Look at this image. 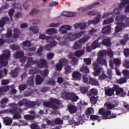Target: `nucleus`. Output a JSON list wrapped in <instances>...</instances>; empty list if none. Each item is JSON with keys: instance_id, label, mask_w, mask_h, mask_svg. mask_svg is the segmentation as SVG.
Here are the masks:
<instances>
[{"instance_id": "obj_1", "label": "nucleus", "mask_w": 129, "mask_h": 129, "mask_svg": "<svg viewBox=\"0 0 129 129\" xmlns=\"http://www.w3.org/2000/svg\"><path fill=\"white\" fill-rule=\"evenodd\" d=\"M85 34V31H82L80 32L73 33H68L64 35V37L62 39L61 41L59 42V45H65V42H62V41L65 39H70L71 41H74L77 38H80L83 35Z\"/></svg>"}, {"instance_id": "obj_2", "label": "nucleus", "mask_w": 129, "mask_h": 129, "mask_svg": "<svg viewBox=\"0 0 129 129\" xmlns=\"http://www.w3.org/2000/svg\"><path fill=\"white\" fill-rule=\"evenodd\" d=\"M39 39L46 40L47 43H51L50 45H48L45 46L46 50H50L52 47H55L57 45V42L54 41V37L48 36L44 34H40L39 36Z\"/></svg>"}, {"instance_id": "obj_3", "label": "nucleus", "mask_w": 129, "mask_h": 129, "mask_svg": "<svg viewBox=\"0 0 129 129\" xmlns=\"http://www.w3.org/2000/svg\"><path fill=\"white\" fill-rule=\"evenodd\" d=\"M122 2L121 4L119 5V8H116L114 10V11L110 13L111 15H112L113 16L118 15L120 14L121 12H122L121 9H123L125 5H127L125 9V13H129V0H122Z\"/></svg>"}, {"instance_id": "obj_4", "label": "nucleus", "mask_w": 129, "mask_h": 129, "mask_svg": "<svg viewBox=\"0 0 129 129\" xmlns=\"http://www.w3.org/2000/svg\"><path fill=\"white\" fill-rule=\"evenodd\" d=\"M123 20H125V17H121V16H117L116 19V24L117 26L116 27L115 32L116 33L118 32H120L121 30H122L123 28L124 27H129V23L127 25H124V23H122L121 21H123Z\"/></svg>"}, {"instance_id": "obj_5", "label": "nucleus", "mask_w": 129, "mask_h": 129, "mask_svg": "<svg viewBox=\"0 0 129 129\" xmlns=\"http://www.w3.org/2000/svg\"><path fill=\"white\" fill-rule=\"evenodd\" d=\"M50 101L45 102L44 103V106H47V107H51L53 109H58L59 108V105H60V101L56 99L51 98L50 99Z\"/></svg>"}, {"instance_id": "obj_6", "label": "nucleus", "mask_w": 129, "mask_h": 129, "mask_svg": "<svg viewBox=\"0 0 129 129\" xmlns=\"http://www.w3.org/2000/svg\"><path fill=\"white\" fill-rule=\"evenodd\" d=\"M11 56V52L9 50H7L6 53L0 56V65L2 66H7L8 65V59ZM0 67H2L0 66Z\"/></svg>"}, {"instance_id": "obj_7", "label": "nucleus", "mask_w": 129, "mask_h": 129, "mask_svg": "<svg viewBox=\"0 0 129 129\" xmlns=\"http://www.w3.org/2000/svg\"><path fill=\"white\" fill-rule=\"evenodd\" d=\"M61 97H62V98H67V99H69L73 101H77L79 98L75 93H69L67 92H64L62 93L61 94Z\"/></svg>"}, {"instance_id": "obj_8", "label": "nucleus", "mask_w": 129, "mask_h": 129, "mask_svg": "<svg viewBox=\"0 0 129 129\" xmlns=\"http://www.w3.org/2000/svg\"><path fill=\"white\" fill-rule=\"evenodd\" d=\"M112 89L114 91H116V95H119V96H121V97H124V96H125V94H126V93L123 91V89L122 88H119V86L118 85H114Z\"/></svg>"}, {"instance_id": "obj_9", "label": "nucleus", "mask_w": 129, "mask_h": 129, "mask_svg": "<svg viewBox=\"0 0 129 129\" xmlns=\"http://www.w3.org/2000/svg\"><path fill=\"white\" fill-rule=\"evenodd\" d=\"M104 54H105V50L100 51L99 52L97 62H98V63L101 65L106 66V60L105 59H103V57H102L103 56H104Z\"/></svg>"}, {"instance_id": "obj_10", "label": "nucleus", "mask_w": 129, "mask_h": 129, "mask_svg": "<svg viewBox=\"0 0 129 129\" xmlns=\"http://www.w3.org/2000/svg\"><path fill=\"white\" fill-rule=\"evenodd\" d=\"M99 113L100 115H102L104 119H110V114L111 112L109 110L104 112V109L100 108L99 109Z\"/></svg>"}, {"instance_id": "obj_11", "label": "nucleus", "mask_w": 129, "mask_h": 129, "mask_svg": "<svg viewBox=\"0 0 129 129\" xmlns=\"http://www.w3.org/2000/svg\"><path fill=\"white\" fill-rule=\"evenodd\" d=\"M89 37H85L82 39H81L79 41L75 44L74 46V49L75 50H77V49H80L81 47V43H85V42H87L88 40H89Z\"/></svg>"}, {"instance_id": "obj_12", "label": "nucleus", "mask_w": 129, "mask_h": 129, "mask_svg": "<svg viewBox=\"0 0 129 129\" xmlns=\"http://www.w3.org/2000/svg\"><path fill=\"white\" fill-rule=\"evenodd\" d=\"M5 112H10V113H14V115L13 116V118L14 119H18L19 118H21V115H20V113H21V112H16V110H10V109H6L5 111Z\"/></svg>"}, {"instance_id": "obj_13", "label": "nucleus", "mask_w": 129, "mask_h": 129, "mask_svg": "<svg viewBox=\"0 0 129 129\" xmlns=\"http://www.w3.org/2000/svg\"><path fill=\"white\" fill-rule=\"evenodd\" d=\"M93 67L94 72L93 73V74L94 76H98V75H99V73L101 72V68L99 67L98 64L96 63L93 64Z\"/></svg>"}, {"instance_id": "obj_14", "label": "nucleus", "mask_w": 129, "mask_h": 129, "mask_svg": "<svg viewBox=\"0 0 129 129\" xmlns=\"http://www.w3.org/2000/svg\"><path fill=\"white\" fill-rule=\"evenodd\" d=\"M84 116H85V114H80L78 118L79 122H74L73 123V125H79L80 123H83V122H84V119H85V117H84Z\"/></svg>"}, {"instance_id": "obj_15", "label": "nucleus", "mask_w": 129, "mask_h": 129, "mask_svg": "<svg viewBox=\"0 0 129 129\" xmlns=\"http://www.w3.org/2000/svg\"><path fill=\"white\" fill-rule=\"evenodd\" d=\"M72 28V27H71V26L70 25H63L59 28L58 31L60 32V33H62V34H66V33H67V31H70ZM66 30L67 31H66Z\"/></svg>"}, {"instance_id": "obj_16", "label": "nucleus", "mask_w": 129, "mask_h": 129, "mask_svg": "<svg viewBox=\"0 0 129 129\" xmlns=\"http://www.w3.org/2000/svg\"><path fill=\"white\" fill-rule=\"evenodd\" d=\"M64 65H66V59H60L58 64L56 66L57 70H58V71H61L62 70V66H64Z\"/></svg>"}, {"instance_id": "obj_17", "label": "nucleus", "mask_w": 129, "mask_h": 129, "mask_svg": "<svg viewBox=\"0 0 129 129\" xmlns=\"http://www.w3.org/2000/svg\"><path fill=\"white\" fill-rule=\"evenodd\" d=\"M107 74V76H106L104 73L100 75V79H106V78H111V76H112V72H111V70H108Z\"/></svg>"}, {"instance_id": "obj_18", "label": "nucleus", "mask_w": 129, "mask_h": 129, "mask_svg": "<svg viewBox=\"0 0 129 129\" xmlns=\"http://www.w3.org/2000/svg\"><path fill=\"white\" fill-rule=\"evenodd\" d=\"M72 76L76 80H81V74L79 72H73L72 74Z\"/></svg>"}, {"instance_id": "obj_19", "label": "nucleus", "mask_w": 129, "mask_h": 129, "mask_svg": "<svg viewBox=\"0 0 129 129\" xmlns=\"http://www.w3.org/2000/svg\"><path fill=\"white\" fill-rule=\"evenodd\" d=\"M57 32V29L54 28L48 29L45 31V34L47 35H53V34H56Z\"/></svg>"}, {"instance_id": "obj_20", "label": "nucleus", "mask_w": 129, "mask_h": 129, "mask_svg": "<svg viewBox=\"0 0 129 129\" xmlns=\"http://www.w3.org/2000/svg\"><path fill=\"white\" fill-rule=\"evenodd\" d=\"M62 16H64L65 17H76V16H77V14H76V13L74 12L64 11L62 13Z\"/></svg>"}, {"instance_id": "obj_21", "label": "nucleus", "mask_w": 129, "mask_h": 129, "mask_svg": "<svg viewBox=\"0 0 129 129\" xmlns=\"http://www.w3.org/2000/svg\"><path fill=\"white\" fill-rule=\"evenodd\" d=\"M32 129H42V128H46L47 126L45 124H42L41 126L40 127L37 124H32L31 126Z\"/></svg>"}, {"instance_id": "obj_22", "label": "nucleus", "mask_w": 129, "mask_h": 129, "mask_svg": "<svg viewBox=\"0 0 129 129\" xmlns=\"http://www.w3.org/2000/svg\"><path fill=\"white\" fill-rule=\"evenodd\" d=\"M110 31H111V27L110 26H107L102 29V33L103 34H109V33H110Z\"/></svg>"}, {"instance_id": "obj_23", "label": "nucleus", "mask_w": 129, "mask_h": 129, "mask_svg": "<svg viewBox=\"0 0 129 129\" xmlns=\"http://www.w3.org/2000/svg\"><path fill=\"white\" fill-rule=\"evenodd\" d=\"M89 83L90 84H92V85H95V86H98V85H99L98 81L92 78H90Z\"/></svg>"}, {"instance_id": "obj_24", "label": "nucleus", "mask_w": 129, "mask_h": 129, "mask_svg": "<svg viewBox=\"0 0 129 129\" xmlns=\"http://www.w3.org/2000/svg\"><path fill=\"white\" fill-rule=\"evenodd\" d=\"M92 48L94 50L96 48H99L100 47V43L98 42V40H95L94 41L91 45Z\"/></svg>"}, {"instance_id": "obj_25", "label": "nucleus", "mask_w": 129, "mask_h": 129, "mask_svg": "<svg viewBox=\"0 0 129 129\" xmlns=\"http://www.w3.org/2000/svg\"><path fill=\"white\" fill-rule=\"evenodd\" d=\"M29 31L33 34H37L39 33V28L37 26H32L29 28Z\"/></svg>"}, {"instance_id": "obj_26", "label": "nucleus", "mask_w": 129, "mask_h": 129, "mask_svg": "<svg viewBox=\"0 0 129 129\" xmlns=\"http://www.w3.org/2000/svg\"><path fill=\"white\" fill-rule=\"evenodd\" d=\"M4 121L5 124H6V125H11V124H12V123L13 122V120H12V119L9 117H6L4 118Z\"/></svg>"}, {"instance_id": "obj_27", "label": "nucleus", "mask_w": 129, "mask_h": 129, "mask_svg": "<svg viewBox=\"0 0 129 129\" xmlns=\"http://www.w3.org/2000/svg\"><path fill=\"white\" fill-rule=\"evenodd\" d=\"M70 113H75L77 111V107L74 105H71L69 107Z\"/></svg>"}, {"instance_id": "obj_28", "label": "nucleus", "mask_w": 129, "mask_h": 129, "mask_svg": "<svg viewBox=\"0 0 129 129\" xmlns=\"http://www.w3.org/2000/svg\"><path fill=\"white\" fill-rule=\"evenodd\" d=\"M99 5V3H96L94 4L93 5H90L88 8H83L82 10V12H87L89 11V10H91V9H93V8H94V6H98Z\"/></svg>"}, {"instance_id": "obj_29", "label": "nucleus", "mask_w": 129, "mask_h": 129, "mask_svg": "<svg viewBox=\"0 0 129 129\" xmlns=\"http://www.w3.org/2000/svg\"><path fill=\"white\" fill-rule=\"evenodd\" d=\"M8 21H9L8 17L3 18L0 21V27H4V26H5V24H6L7 22H8Z\"/></svg>"}, {"instance_id": "obj_30", "label": "nucleus", "mask_w": 129, "mask_h": 129, "mask_svg": "<svg viewBox=\"0 0 129 129\" xmlns=\"http://www.w3.org/2000/svg\"><path fill=\"white\" fill-rule=\"evenodd\" d=\"M105 106H106L108 109H112V108H114L116 106L113 104H111L110 102H106L105 104Z\"/></svg>"}, {"instance_id": "obj_31", "label": "nucleus", "mask_w": 129, "mask_h": 129, "mask_svg": "<svg viewBox=\"0 0 129 129\" xmlns=\"http://www.w3.org/2000/svg\"><path fill=\"white\" fill-rule=\"evenodd\" d=\"M95 33H96V29L92 28L89 31V36L86 37H89V39H90L91 36H94V35H95Z\"/></svg>"}, {"instance_id": "obj_32", "label": "nucleus", "mask_w": 129, "mask_h": 129, "mask_svg": "<svg viewBox=\"0 0 129 129\" xmlns=\"http://www.w3.org/2000/svg\"><path fill=\"white\" fill-rule=\"evenodd\" d=\"M81 71L84 73H89V69L85 65H83L81 68Z\"/></svg>"}, {"instance_id": "obj_33", "label": "nucleus", "mask_w": 129, "mask_h": 129, "mask_svg": "<svg viewBox=\"0 0 129 129\" xmlns=\"http://www.w3.org/2000/svg\"><path fill=\"white\" fill-rule=\"evenodd\" d=\"M113 21H114V20L112 18L108 19H105L103 22V25H107V24H110L112 23Z\"/></svg>"}, {"instance_id": "obj_34", "label": "nucleus", "mask_w": 129, "mask_h": 129, "mask_svg": "<svg viewBox=\"0 0 129 129\" xmlns=\"http://www.w3.org/2000/svg\"><path fill=\"white\" fill-rule=\"evenodd\" d=\"M43 82V79L39 75L37 76L36 83L37 85H40Z\"/></svg>"}, {"instance_id": "obj_35", "label": "nucleus", "mask_w": 129, "mask_h": 129, "mask_svg": "<svg viewBox=\"0 0 129 129\" xmlns=\"http://www.w3.org/2000/svg\"><path fill=\"white\" fill-rule=\"evenodd\" d=\"M84 54V50H77L75 52V55L77 57H80V56H82Z\"/></svg>"}, {"instance_id": "obj_36", "label": "nucleus", "mask_w": 129, "mask_h": 129, "mask_svg": "<svg viewBox=\"0 0 129 129\" xmlns=\"http://www.w3.org/2000/svg\"><path fill=\"white\" fill-rule=\"evenodd\" d=\"M90 119H92V120H98V122H100V117L96 115L91 116Z\"/></svg>"}, {"instance_id": "obj_37", "label": "nucleus", "mask_w": 129, "mask_h": 129, "mask_svg": "<svg viewBox=\"0 0 129 129\" xmlns=\"http://www.w3.org/2000/svg\"><path fill=\"white\" fill-rule=\"evenodd\" d=\"M9 89H10L9 87H4L0 88V95L3 94L4 92H7V91H9Z\"/></svg>"}, {"instance_id": "obj_38", "label": "nucleus", "mask_w": 129, "mask_h": 129, "mask_svg": "<svg viewBox=\"0 0 129 129\" xmlns=\"http://www.w3.org/2000/svg\"><path fill=\"white\" fill-rule=\"evenodd\" d=\"M105 94L107 95L111 96L113 94V90L111 88H108L107 90H105Z\"/></svg>"}, {"instance_id": "obj_39", "label": "nucleus", "mask_w": 129, "mask_h": 129, "mask_svg": "<svg viewBox=\"0 0 129 129\" xmlns=\"http://www.w3.org/2000/svg\"><path fill=\"white\" fill-rule=\"evenodd\" d=\"M14 33L15 38H19V36L21 35V32L18 29H15Z\"/></svg>"}, {"instance_id": "obj_40", "label": "nucleus", "mask_w": 129, "mask_h": 129, "mask_svg": "<svg viewBox=\"0 0 129 129\" xmlns=\"http://www.w3.org/2000/svg\"><path fill=\"white\" fill-rule=\"evenodd\" d=\"M125 82H126V78L125 77H122L117 80V83L119 84H123V83H125Z\"/></svg>"}, {"instance_id": "obj_41", "label": "nucleus", "mask_w": 129, "mask_h": 129, "mask_svg": "<svg viewBox=\"0 0 129 129\" xmlns=\"http://www.w3.org/2000/svg\"><path fill=\"white\" fill-rule=\"evenodd\" d=\"M88 16H95V15H98L99 17H100V15L98 14L97 11L95 10H93L92 11L89 12L88 13Z\"/></svg>"}, {"instance_id": "obj_42", "label": "nucleus", "mask_w": 129, "mask_h": 129, "mask_svg": "<svg viewBox=\"0 0 129 129\" xmlns=\"http://www.w3.org/2000/svg\"><path fill=\"white\" fill-rule=\"evenodd\" d=\"M12 30H9L7 32V34L6 35H3L2 37L3 38H11V37L12 36Z\"/></svg>"}, {"instance_id": "obj_43", "label": "nucleus", "mask_w": 129, "mask_h": 129, "mask_svg": "<svg viewBox=\"0 0 129 129\" xmlns=\"http://www.w3.org/2000/svg\"><path fill=\"white\" fill-rule=\"evenodd\" d=\"M72 72V69H71V67L69 66H67L65 68V73L67 74H69V73H71Z\"/></svg>"}, {"instance_id": "obj_44", "label": "nucleus", "mask_w": 129, "mask_h": 129, "mask_svg": "<svg viewBox=\"0 0 129 129\" xmlns=\"http://www.w3.org/2000/svg\"><path fill=\"white\" fill-rule=\"evenodd\" d=\"M45 66V67H46V68H47V62H46V60H44V59H42L41 60V63H39L38 64V67H43V66Z\"/></svg>"}, {"instance_id": "obj_45", "label": "nucleus", "mask_w": 129, "mask_h": 129, "mask_svg": "<svg viewBox=\"0 0 129 129\" xmlns=\"http://www.w3.org/2000/svg\"><path fill=\"white\" fill-rule=\"evenodd\" d=\"M102 44L106 46H110V40L109 39H105L103 41Z\"/></svg>"}, {"instance_id": "obj_46", "label": "nucleus", "mask_w": 129, "mask_h": 129, "mask_svg": "<svg viewBox=\"0 0 129 129\" xmlns=\"http://www.w3.org/2000/svg\"><path fill=\"white\" fill-rule=\"evenodd\" d=\"M71 63L72 65H77L78 64V59L76 57H73Z\"/></svg>"}, {"instance_id": "obj_47", "label": "nucleus", "mask_w": 129, "mask_h": 129, "mask_svg": "<svg viewBox=\"0 0 129 129\" xmlns=\"http://www.w3.org/2000/svg\"><path fill=\"white\" fill-rule=\"evenodd\" d=\"M24 56V53L23 52H17L15 55V58H21Z\"/></svg>"}, {"instance_id": "obj_48", "label": "nucleus", "mask_w": 129, "mask_h": 129, "mask_svg": "<svg viewBox=\"0 0 129 129\" xmlns=\"http://www.w3.org/2000/svg\"><path fill=\"white\" fill-rule=\"evenodd\" d=\"M90 100L92 104H95L97 102V97L93 96L90 98Z\"/></svg>"}, {"instance_id": "obj_49", "label": "nucleus", "mask_w": 129, "mask_h": 129, "mask_svg": "<svg viewBox=\"0 0 129 129\" xmlns=\"http://www.w3.org/2000/svg\"><path fill=\"white\" fill-rule=\"evenodd\" d=\"M94 112L93 108H88L86 111V114H91Z\"/></svg>"}, {"instance_id": "obj_50", "label": "nucleus", "mask_w": 129, "mask_h": 129, "mask_svg": "<svg viewBox=\"0 0 129 129\" xmlns=\"http://www.w3.org/2000/svg\"><path fill=\"white\" fill-rule=\"evenodd\" d=\"M20 72V70H16L11 72V74L13 77H17L18 76V73Z\"/></svg>"}, {"instance_id": "obj_51", "label": "nucleus", "mask_w": 129, "mask_h": 129, "mask_svg": "<svg viewBox=\"0 0 129 129\" xmlns=\"http://www.w3.org/2000/svg\"><path fill=\"white\" fill-rule=\"evenodd\" d=\"M127 40H128V34H126L125 35L124 38L121 40V43L122 44H125L126 42H127Z\"/></svg>"}, {"instance_id": "obj_52", "label": "nucleus", "mask_w": 129, "mask_h": 129, "mask_svg": "<svg viewBox=\"0 0 129 129\" xmlns=\"http://www.w3.org/2000/svg\"><path fill=\"white\" fill-rule=\"evenodd\" d=\"M34 117H35L34 116H32L31 115H25L24 116V118L26 119L27 120H30V119H33Z\"/></svg>"}, {"instance_id": "obj_53", "label": "nucleus", "mask_w": 129, "mask_h": 129, "mask_svg": "<svg viewBox=\"0 0 129 129\" xmlns=\"http://www.w3.org/2000/svg\"><path fill=\"white\" fill-rule=\"evenodd\" d=\"M8 101H9V99H8V98H5L3 99L2 100V101H1V107H5V106H6V105H4V106H3V104H5V103H7Z\"/></svg>"}, {"instance_id": "obj_54", "label": "nucleus", "mask_w": 129, "mask_h": 129, "mask_svg": "<svg viewBox=\"0 0 129 129\" xmlns=\"http://www.w3.org/2000/svg\"><path fill=\"white\" fill-rule=\"evenodd\" d=\"M113 62L115 65H120L121 61H120V59L115 58L113 60Z\"/></svg>"}, {"instance_id": "obj_55", "label": "nucleus", "mask_w": 129, "mask_h": 129, "mask_svg": "<svg viewBox=\"0 0 129 129\" xmlns=\"http://www.w3.org/2000/svg\"><path fill=\"white\" fill-rule=\"evenodd\" d=\"M123 65L125 68H129V60L128 59H125L123 63Z\"/></svg>"}, {"instance_id": "obj_56", "label": "nucleus", "mask_w": 129, "mask_h": 129, "mask_svg": "<svg viewBox=\"0 0 129 129\" xmlns=\"http://www.w3.org/2000/svg\"><path fill=\"white\" fill-rule=\"evenodd\" d=\"M59 25H60V24H59V23H52L49 25V27H52V28H57V27H59Z\"/></svg>"}, {"instance_id": "obj_57", "label": "nucleus", "mask_w": 129, "mask_h": 129, "mask_svg": "<svg viewBox=\"0 0 129 129\" xmlns=\"http://www.w3.org/2000/svg\"><path fill=\"white\" fill-rule=\"evenodd\" d=\"M80 90L81 92L83 94H84V93H86V92L88 91V90L85 87L80 88Z\"/></svg>"}, {"instance_id": "obj_58", "label": "nucleus", "mask_w": 129, "mask_h": 129, "mask_svg": "<svg viewBox=\"0 0 129 129\" xmlns=\"http://www.w3.org/2000/svg\"><path fill=\"white\" fill-rule=\"evenodd\" d=\"M55 122L56 124H60L63 123V120L59 118H57L55 119Z\"/></svg>"}, {"instance_id": "obj_59", "label": "nucleus", "mask_w": 129, "mask_h": 129, "mask_svg": "<svg viewBox=\"0 0 129 129\" xmlns=\"http://www.w3.org/2000/svg\"><path fill=\"white\" fill-rule=\"evenodd\" d=\"M123 53L125 56L129 57V49L128 48L125 49L123 51Z\"/></svg>"}, {"instance_id": "obj_60", "label": "nucleus", "mask_w": 129, "mask_h": 129, "mask_svg": "<svg viewBox=\"0 0 129 129\" xmlns=\"http://www.w3.org/2000/svg\"><path fill=\"white\" fill-rule=\"evenodd\" d=\"M107 53L109 57H112V56H113V52H112V51H111V49H110L107 50Z\"/></svg>"}, {"instance_id": "obj_61", "label": "nucleus", "mask_w": 129, "mask_h": 129, "mask_svg": "<svg viewBox=\"0 0 129 129\" xmlns=\"http://www.w3.org/2000/svg\"><path fill=\"white\" fill-rule=\"evenodd\" d=\"M122 74L129 78V71L128 70H124L122 71Z\"/></svg>"}, {"instance_id": "obj_62", "label": "nucleus", "mask_w": 129, "mask_h": 129, "mask_svg": "<svg viewBox=\"0 0 129 129\" xmlns=\"http://www.w3.org/2000/svg\"><path fill=\"white\" fill-rule=\"evenodd\" d=\"M84 61L87 65H90L91 64V59L90 58H85Z\"/></svg>"}, {"instance_id": "obj_63", "label": "nucleus", "mask_w": 129, "mask_h": 129, "mask_svg": "<svg viewBox=\"0 0 129 129\" xmlns=\"http://www.w3.org/2000/svg\"><path fill=\"white\" fill-rule=\"evenodd\" d=\"M11 48L12 50H20V46L16 45H11Z\"/></svg>"}, {"instance_id": "obj_64", "label": "nucleus", "mask_w": 129, "mask_h": 129, "mask_svg": "<svg viewBox=\"0 0 129 129\" xmlns=\"http://www.w3.org/2000/svg\"><path fill=\"white\" fill-rule=\"evenodd\" d=\"M91 94L96 95L97 94V90L96 89H92L90 91Z\"/></svg>"}]
</instances>
